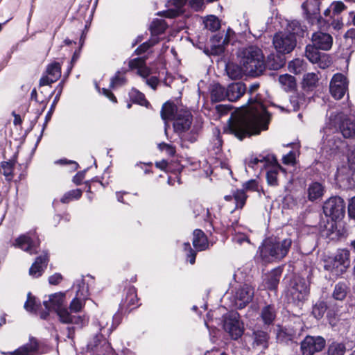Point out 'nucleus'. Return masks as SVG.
<instances>
[{"instance_id": "6ab92c4d", "label": "nucleus", "mask_w": 355, "mask_h": 355, "mask_svg": "<svg viewBox=\"0 0 355 355\" xmlns=\"http://www.w3.org/2000/svg\"><path fill=\"white\" fill-rule=\"evenodd\" d=\"M61 76V65L59 62L49 64L46 69V73L40 80V86L51 85L56 82Z\"/></svg>"}, {"instance_id": "79ce46f5", "label": "nucleus", "mask_w": 355, "mask_h": 355, "mask_svg": "<svg viewBox=\"0 0 355 355\" xmlns=\"http://www.w3.org/2000/svg\"><path fill=\"white\" fill-rule=\"evenodd\" d=\"M228 43V39L227 37H223L215 36L213 38V45L212 50L214 51V53L219 54L224 51V46Z\"/></svg>"}, {"instance_id": "aec40b11", "label": "nucleus", "mask_w": 355, "mask_h": 355, "mask_svg": "<svg viewBox=\"0 0 355 355\" xmlns=\"http://www.w3.org/2000/svg\"><path fill=\"white\" fill-rule=\"evenodd\" d=\"M312 43L320 50L328 51L333 44V38L329 33L318 31L311 37Z\"/></svg>"}, {"instance_id": "338daca9", "label": "nucleus", "mask_w": 355, "mask_h": 355, "mask_svg": "<svg viewBox=\"0 0 355 355\" xmlns=\"http://www.w3.org/2000/svg\"><path fill=\"white\" fill-rule=\"evenodd\" d=\"M333 10V15H338L346 8L345 5L342 1H335L331 4Z\"/></svg>"}, {"instance_id": "4be33fe9", "label": "nucleus", "mask_w": 355, "mask_h": 355, "mask_svg": "<svg viewBox=\"0 0 355 355\" xmlns=\"http://www.w3.org/2000/svg\"><path fill=\"white\" fill-rule=\"evenodd\" d=\"M344 146L343 141L338 137V133L328 135L324 139L322 148L326 152L334 153Z\"/></svg>"}, {"instance_id": "ddd939ff", "label": "nucleus", "mask_w": 355, "mask_h": 355, "mask_svg": "<svg viewBox=\"0 0 355 355\" xmlns=\"http://www.w3.org/2000/svg\"><path fill=\"white\" fill-rule=\"evenodd\" d=\"M326 341L322 336H306L300 343L302 355H313L322 351L325 347Z\"/></svg>"}, {"instance_id": "cd10ccee", "label": "nucleus", "mask_w": 355, "mask_h": 355, "mask_svg": "<svg viewBox=\"0 0 355 355\" xmlns=\"http://www.w3.org/2000/svg\"><path fill=\"white\" fill-rule=\"evenodd\" d=\"M260 317L265 326L272 324L276 318V310L274 305L264 306L260 312Z\"/></svg>"}, {"instance_id": "c9c22d12", "label": "nucleus", "mask_w": 355, "mask_h": 355, "mask_svg": "<svg viewBox=\"0 0 355 355\" xmlns=\"http://www.w3.org/2000/svg\"><path fill=\"white\" fill-rule=\"evenodd\" d=\"M232 198H234L236 203V208L241 209L245 204V201L247 199V195L243 190L237 189L234 191L232 196H226L225 199L226 200H230Z\"/></svg>"}, {"instance_id": "39448f33", "label": "nucleus", "mask_w": 355, "mask_h": 355, "mask_svg": "<svg viewBox=\"0 0 355 355\" xmlns=\"http://www.w3.org/2000/svg\"><path fill=\"white\" fill-rule=\"evenodd\" d=\"M240 64L243 66L245 74L250 76H259L266 68L264 55L261 49L250 46L243 49L239 55Z\"/></svg>"}, {"instance_id": "393cba45", "label": "nucleus", "mask_w": 355, "mask_h": 355, "mask_svg": "<svg viewBox=\"0 0 355 355\" xmlns=\"http://www.w3.org/2000/svg\"><path fill=\"white\" fill-rule=\"evenodd\" d=\"M354 175H355V173L352 172L347 164V166H342L338 168L336 179L339 183L346 182V187H349L352 184V176Z\"/></svg>"}, {"instance_id": "e433bc0d", "label": "nucleus", "mask_w": 355, "mask_h": 355, "mask_svg": "<svg viewBox=\"0 0 355 355\" xmlns=\"http://www.w3.org/2000/svg\"><path fill=\"white\" fill-rule=\"evenodd\" d=\"M167 28V24L164 19H156L153 21L150 25V31L152 37H157V36L163 33Z\"/></svg>"}, {"instance_id": "3c124183", "label": "nucleus", "mask_w": 355, "mask_h": 355, "mask_svg": "<svg viewBox=\"0 0 355 355\" xmlns=\"http://www.w3.org/2000/svg\"><path fill=\"white\" fill-rule=\"evenodd\" d=\"M39 306H40V302H37L35 297H33L31 293H28L27 295V300L24 304L25 309L30 312H35Z\"/></svg>"}, {"instance_id": "69168bd1", "label": "nucleus", "mask_w": 355, "mask_h": 355, "mask_svg": "<svg viewBox=\"0 0 355 355\" xmlns=\"http://www.w3.org/2000/svg\"><path fill=\"white\" fill-rule=\"evenodd\" d=\"M259 184L256 180H250L243 184V191H258Z\"/></svg>"}, {"instance_id": "f03ea898", "label": "nucleus", "mask_w": 355, "mask_h": 355, "mask_svg": "<svg viewBox=\"0 0 355 355\" xmlns=\"http://www.w3.org/2000/svg\"><path fill=\"white\" fill-rule=\"evenodd\" d=\"M161 116L164 121H173L174 131L179 135L182 148H188L187 142L193 143L197 140L201 125L193 123V116L189 110H178L175 104L167 102L162 106Z\"/></svg>"}, {"instance_id": "ea45409f", "label": "nucleus", "mask_w": 355, "mask_h": 355, "mask_svg": "<svg viewBox=\"0 0 355 355\" xmlns=\"http://www.w3.org/2000/svg\"><path fill=\"white\" fill-rule=\"evenodd\" d=\"M319 80V78L315 73H308L304 76L303 87L308 89H312L315 87Z\"/></svg>"}, {"instance_id": "1a4fd4ad", "label": "nucleus", "mask_w": 355, "mask_h": 355, "mask_svg": "<svg viewBox=\"0 0 355 355\" xmlns=\"http://www.w3.org/2000/svg\"><path fill=\"white\" fill-rule=\"evenodd\" d=\"M74 286L76 287L75 297L71 301L68 308L71 315H76L80 312L85 305V302L89 296V289L83 279H78Z\"/></svg>"}, {"instance_id": "de8ad7c7", "label": "nucleus", "mask_w": 355, "mask_h": 355, "mask_svg": "<svg viewBox=\"0 0 355 355\" xmlns=\"http://www.w3.org/2000/svg\"><path fill=\"white\" fill-rule=\"evenodd\" d=\"M288 69L291 73H301L304 69V62L301 59H295L289 62Z\"/></svg>"}, {"instance_id": "a19ab883", "label": "nucleus", "mask_w": 355, "mask_h": 355, "mask_svg": "<svg viewBox=\"0 0 355 355\" xmlns=\"http://www.w3.org/2000/svg\"><path fill=\"white\" fill-rule=\"evenodd\" d=\"M36 350V347H33L31 344L24 345L13 352H3L5 355H32Z\"/></svg>"}, {"instance_id": "680f3d73", "label": "nucleus", "mask_w": 355, "mask_h": 355, "mask_svg": "<svg viewBox=\"0 0 355 355\" xmlns=\"http://www.w3.org/2000/svg\"><path fill=\"white\" fill-rule=\"evenodd\" d=\"M158 148L162 151H165L170 156H173L175 154V147L164 142L159 144Z\"/></svg>"}, {"instance_id": "4d7b16f0", "label": "nucleus", "mask_w": 355, "mask_h": 355, "mask_svg": "<svg viewBox=\"0 0 355 355\" xmlns=\"http://www.w3.org/2000/svg\"><path fill=\"white\" fill-rule=\"evenodd\" d=\"M325 311V305L324 303L320 302L313 306L312 313L316 319L319 320L322 318Z\"/></svg>"}, {"instance_id": "5701e85b", "label": "nucleus", "mask_w": 355, "mask_h": 355, "mask_svg": "<svg viewBox=\"0 0 355 355\" xmlns=\"http://www.w3.org/2000/svg\"><path fill=\"white\" fill-rule=\"evenodd\" d=\"M245 90V85L241 82L230 84L226 89L227 99L230 101H236L244 94Z\"/></svg>"}, {"instance_id": "2f4dec72", "label": "nucleus", "mask_w": 355, "mask_h": 355, "mask_svg": "<svg viewBox=\"0 0 355 355\" xmlns=\"http://www.w3.org/2000/svg\"><path fill=\"white\" fill-rule=\"evenodd\" d=\"M279 83L286 92H291L296 87L295 78L290 74L286 73L279 76Z\"/></svg>"}, {"instance_id": "c03bdc74", "label": "nucleus", "mask_w": 355, "mask_h": 355, "mask_svg": "<svg viewBox=\"0 0 355 355\" xmlns=\"http://www.w3.org/2000/svg\"><path fill=\"white\" fill-rule=\"evenodd\" d=\"M126 83L125 72L118 71L111 78L110 87L112 89L123 86Z\"/></svg>"}, {"instance_id": "8fccbe9b", "label": "nucleus", "mask_w": 355, "mask_h": 355, "mask_svg": "<svg viewBox=\"0 0 355 355\" xmlns=\"http://www.w3.org/2000/svg\"><path fill=\"white\" fill-rule=\"evenodd\" d=\"M266 67L270 69L277 70L284 65V61L279 57L270 55L268 57Z\"/></svg>"}, {"instance_id": "473e14b6", "label": "nucleus", "mask_w": 355, "mask_h": 355, "mask_svg": "<svg viewBox=\"0 0 355 355\" xmlns=\"http://www.w3.org/2000/svg\"><path fill=\"white\" fill-rule=\"evenodd\" d=\"M210 92L212 101L219 102L227 98L226 89L219 84L213 85Z\"/></svg>"}, {"instance_id": "2eb2a0df", "label": "nucleus", "mask_w": 355, "mask_h": 355, "mask_svg": "<svg viewBox=\"0 0 355 355\" xmlns=\"http://www.w3.org/2000/svg\"><path fill=\"white\" fill-rule=\"evenodd\" d=\"M223 328L232 339L236 340L243 333V327L239 319L237 313H231L225 318Z\"/></svg>"}, {"instance_id": "423d86ee", "label": "nucleus", "mask_w": 355, "mask_h": 355, "mask_svg": "<svg viewBox=\"0 0 355 355\" xmlns=\"http://www.w3.org/2000/svg\"><path fill=\"white\" fill-rule=\"evenodd\" d=\"M309 293V282L300 276H294L286 288V297L288 303L300 306L308 300Z\"/></svg>"}, {"instance_id": "58836bf2", "label": "nucleus", "mask_w": 355, "mask_h": 355, "mask_svg": "<svg viewBox=\"0 0 355 355\" xmlns=\"http://www.w3.org/2000/svg\"><path fill=\"white\" fill-rule=\"evenodd\" d=\"M110 320L111 315L103 314L98 320V326L99 327V330L106 333L108 335H110L115 328L113 324H112L111 326L107 328Z\"/></svg>"}, {"instance_id": "052dcab7", "label": "nucleus", "mask_w": 355, "mask_h": 355, "mask_svg": "<svg viewBox=\"0 0 355 355\" xmlns=\"http://www.w3.org/2000/svg\"><path fill=\"white\" fill-rule=\"evenodd\" d=\"M213 134L214 138L212 142L214 148L219 150L223 144V140L220 137L219 130L217 128H214L213 130Z\"/></svg>"}, {"instance_id": "4468645a", "label": "nucleus", "mask_w": 355, "mask_h": 355, "mask_svg": "<svg viewBox=\"0 0 355 355\" xmlns=\"http://www.w3.org/2000/svg\"><path fill=\"white\" fill-rule=\"evenodd\" d=\"M349 82L342 73L334 74L330 81L329 91L331 95L337 100L341 99L348 92Z\"/></svg>"}, {"instance_id": "6e6552de", "label": "nucleus", "mask_w": 355, "mask_h": 355, "mask_svg": "<svg viewBox=\"0 0 355 355\" xmlns=\"http://www.w3.org/2000/svg\"><path fill=\"white\" fill-rule=\"evenodd\" d=\"M193 245L195 250H193L189 242L184 243V248L187 252V257L191 264H194L196 261V251H203L208 248L209 243L205 233L198 229L193 231Z\"/></svg>"}, {"instance_id": "864d4df0", "label": "nucleus", "mask_w": 355, "mask_h": 355, "mask_svg": "<svg viewBox=\"0 0 355 355\" xmlns=\"http://www.w3.org/2000/svg\"><path fill=\"white\" fill-rule=\"evenodd\" d=\"M158 42V37H151L148 41L143 43L135 50L136 54L141 55V53L146 52L149 48L156 44Z\"/></svg>"}, {"instance_id": "37998d69", "label": "nucleus", "mask_w": 355, "mask_h": 355, "mask_svg": "<svg viewBox=\"0 0 355 355\" xmlns=\"http://www.w3.org/2000/svg\"><path fill=\"white\" fill-rule=\"evenodd\" d=\"M125 302L127 306L133 309L138 302L137 290L134 286H130L126 292Z\"/></svg>"}, {"instance_id": "774afa93", "label": "nucleus", "mask_w": 355, "mask_h": 355, "mask_svg": "<svg viewBox=\"0 0 355 355\" xmlns=\"http://www.w3.org/2000/svg\"><path fill=\"white\" fill-rule=\"evenodd\" d=\"M189 4L193 10L199 11L205 7V0H189Z\"/></svg>"}, {"instance_id": "f257e3e1", "label": "nucleus", "mask_w": 355, "mask_h": 355, "mask_svg": "<svg viewBox=\"0 0 355 355\" xmlns=\"http://www.w3.org/2000/svg\"><path fill=\"white\" fill-rule=\"evenodd\" d=\"M248 103V107L232 115L229 121L230 132L239 139L266 130L270 121V115L260 101L250 98Z\"/></svg>"}, {"instance_id": "e2e57ef3", "label": "nucleus", "mask_w": 355, "mask_h": 355, "mask_svg": "<svg viewBox=\"0 0 355 355\" xmlns=\"http://www.w3.org/2000/svg\"><path fill=\"white\" fill-rule=\"evenodd\" d=\"M314 64H317L321 69H326L330 65L331 60L328 55L323 53L320 58V60Z\"/></svg>"}, {"instance_id": "f3484780", "label": "nucleus", "mask_w": 355, "mask_h": 355, "mask_svg": "<svg viewBox=\"0 0 355 355\" xmlns=\"http://www.w3.org/2000/svg\"><path fill=\"white\" fill-rule=\"evenodd\" d=\"M273 159V157L270 155H251L245 159V164L247 167L252 168L255 173H260L272 163Z\"/></svg>"}, {"instance_id": "7ed1b4c3", "label": "nucleus", "mask_w": 355, "mask_h": 355, "mask_svg": "<svg viewBox=\"0 0 355 355\" xmlns=\"http://www.w3.org/2000/svg\"><path fill=\"white\" fill-rule=\"evenodd\" d=\"M46 309L54 310L59 321L62 324H73L77 328L82 329L89 322V317L86 315H71L65 303V293H56L49 295V300L43 302Z\"/></svg>"}, {"instance_id": "13d9d810", "label": "nucleus", "mask_w": 355, "mask_h": 355, "mask_svg": "<svg viewBox=\"0 0 355 355\" xmlns=\"http://www.w3.org/2000/svg\"><path fill=\"white\" fill-rule=\"evenodd\" d=\"M277 169H271L267 171L266 179L268 184L270 186H277L278 184L277 181Z\"/></svg>"}, {"instance_id": "bf43d9fd", "label": "nucleus", "mask_w": 355, "mask_h": 355, "mask_svg": "<svg viewBox=\"0 0 355 355\" xmlns=\"http://www.w3.org/2000/svg\"><path fill=\"white\" fill-rule=\"evenodd\" d=\"M347 164L352 172L355 173V146H350L348 149Z\"/></svg>"}, {"instance_id": "b1692460", "label": "nucleus", "mask_w": 355, "mask_h": 355, "mask_svg": "<svg viewBox=\"0 0 355 355\" xmlns=\"http://www.w3.org/2000/svg\"><path fill=\"white\" fill-rule=\"evenodd\" d=\"M129 67L132 69H137V74L144 79H146L151 73V70L146 66L145 60L142 58L130 60Z\"/></svg>"}, {"instance_id": "a18cd8bd", "label": "nucleus", "mask_w": 355, "mask_h": 355, "mask_svg": "<svg viewBox=\"0 0 355 355\" xmlns=\"http://www.w3.org/2000/svg\"><path fill=\"white\" fill-rule=\"evenodd\" d=\"M346 347L343 343H332L327 349V355H345Z\"/></svg>"}, {"instance_id": "49530a36", "label": "nucleus", "mask_w": 355, "mask_h": 355, "mask_svg": "<svg viewBox=\"0 0 355 355\" xmlns=\"http://www.w3.org/2000/svg\"><path fill=\"white\" fill-rule=\"evenodd\" d=\"M62 89H63V82H61L58 85V86L56 87V88L55 89V91H57L58 93L52 103L50 110L48 112V113L46 116L44 125L48 123L49 120H50V119L51 117L52 112H53L54 108L55 107V105L60 99V96L62 94Z\"/></svg>"}, {"instance_id": "c756f323", "label": "nucleus", "mask_w": 355, "mask_h": 355, "mask_svg": "<svg viewBox=\"0 0 355 355\" xmlns=\"http://www.w3.org/2000/svg\"><path fill=\"white\" fill-rule=\"evenodd\" d=\"M340 130L345 138H352L355 137V120L346 119L343 120L340 125Z\"/></svg>"}, {"instance_id": "9b49d317", "label": "nucleus", "mask_w": 355, "mask_h": 355, "mask_svg": "<svg viewBox=\"0 0 355 355\" xmlns=\"http://www.w3.org/2000/svg\"><path fill=\"white\" fill-rule=\"evenodd\" d=\"M323 211L334 220L340 219L345 216V203L339 196L331 197L324 202Z\"/></svg>"}, {"instance_id": "bb28decb", "label": "nucleus", "mask_w": 355, "mask_h": 355, "mask_svg": "<svg viewBox=\"0 0 355 355\" xmlns=\"http://www.w3.org/2000/svg\"><path fill=\"white\" fill-rule=\"evenodd\" d=\"M282 271L279 268L272 270L266 275L264 282L265 286L269 290H275L279 284Z\"/></svg>"}, {"instance_id": "9d476101", "label": "nucleus", "mask_w": 355, "mask_h": 355, "mask_svg": "<svg viewBox=\"0 0 355 355\" xmlns=\"http://www.w3.org/2000/svg\"><path fill=\"white\" fill-rule=\"evenodd\" d=\"M40 240L36 235V232L35 231H29L18 236L15 240L12 245L21 249L30 254H33L37 252Z\"/></svg>"}, {"instance_id": "603ef678", "label": "nucleus", "mask_w": 355, "mask_h": 355, "mask_svg": "<svg viewBox=\"0 0 355 355\" xmlns=\"http://www.w3.org/2000/svg\"><path fill=\"white\" fill-rule=\"evenodd\" d=\"M81 196L82 191L79 189H76L64 193L60 200L62 203H68L71 200L79 199Z\"/></svg>"}, {"instance_id": "09e8293b", "label": "nucleus", "mask_w": 355, "mask_h": 355, "mask_svg": "<svg viewBox=\"0 0 355 355\" xmlns=\"http://www.w3.org/2000/svg\"><path fill=\"white\" fill-rule=\"evenodd\" d=\"M205 26L211 31H216L220 27L219 19L213 15L209 16L205 21Z\"/></svg>"}, {"instance_id": "0eeeda50", "label": "nucleus", "mask_w": 355, "mask_h": 355, "mask_svg": "<svg viewBox=\"0 0 355 355\" xmlns=\"http://www.w3.org/2000/svg\"><path fill=\"white\" fill-rule=\"evenodd\" d=\"M350 265L349 251L346 249L338 250L334 257L326 261L324 268L330 271L333 275L339 276L343 274Z\"/></svg>"}, {"instance_id": "c85d7f7f", "label": "nucleus", "mask_w": 355, "mask_h": 355, "mask_svg": "<svg viewBox=\"0 0 355 355\" xmlns=\"http://www.w3.org/2000/svg\"><path fill=\"white\" fill-rule=\"evenodd\" d=\"M324 192L323 185L318 182L311 183L307 189L308 198L311 201H314L321 198Z\"/></svg>"}, {"instance_id": "6e6d98bb", "label": "nucleus", "mask_w": 355, "mask_h": 355, "mask_svg": "<svg viewBox=\"0 0 355 355\" xmlns=\"http://www.w3.org/2000/svg\"><path fill=\"white\" fill-rule=\"evenodd\" d=\"M347 295L346 286L343 284H338L336 285L333 297L337 300H343Z\"/></svg>"}, {"instance_id": "412c9836", "label": "nucleus", "mask_w": 355, "mask_h": 355, "mask_svg": "<svg viewBox=\"0 0 355 355\" xmlns=\"http://www.w3.org/2000/svg\"><path fill=\"white\" fill-rule=\"evenodd\" d=\"M48 261L46 254L37 257L29 269V275L35 278L40 277L46 268Z\"/></svg>"}, {"instance_id": "dca6fc26", "label": "nucleus", "mask_w": 355, "mask_h": 355, "mask_svg": "<svg viewBox=\"0 0 355 355\" xmlns=\"http://www.w3.org/2000/svg\"><path fill=\"white\" fill-rule=\"evenodd\" d=\"M254 288L248 284L240 286L236 289L234 295V306L241 309L246 306L254 297Z\"/></svg>"}, {"instance_id": "4c0bfd02", "label": "nucleus", "mask_w": 355, "mask_h": 355, "mask_svg": "<svg viewBox=\"0 0 355 355\" xmlns=\"http://www.w3.org/2000/svg\"><path fill=\"white\" fill-rule=\"evenodd\" d=\"M319 48L313 44H308L306 46L305 55L307 59L312 63H315L320 60V58L323 54L318 51Z\"/></svg>"}, {"instance_id": "0e129e2a", "label": "nucleus", "mask_w": 355, "mask_h": 355, "mask_svg": "<svg viewBox=\"0 0 355 355\" xmlns=\"http://www.w3.org/2000/svg\"><path fill=\"white\" fill-rule=\"evenodd\" d=\"M232 241L240 245L244 243H250L248 237L245 234L241 233L235 234L232 237Z\"/></svg>"}, {"instance_id": "f704fd0d", "label": "nucleus", "mask_w": 355, "mask_h": 355, "mask_svg": "<svg viewBox=\"0 0 355 355\" xmlns=\"http://www.w3.org/2000/svg\"><path fill=\"white\" fill-rule=\"evenodd\" d=\"M15 166V162L9 160L2 162L0 164V173H1L7 181L10 182L14 177L13 170Z\"/></svg>"}, {"instance_id": "a878e982", "label": "nucleus", "mask_w": 355, "mask_h": 355, "mask_svg": "<svg viewBox=\"0 0 355 355\" xmlns=\"http://www.w3.org/2000/svg\"><path fill=\"white\" fill-rule=\"evenodd\" d=\"M268 334L262 330H257L253 332V347L260 349H266L268 347Z\"/></svg>"}, {"instance_id": "20e7f679", "label": "nucleus", "mask_w": 355, "mask_h": 355, "mask_svg": "<svg viewBox=\"0 0 355 355\" xmlns=\"http://www.w3.org/2000/svg\"><path fill=\"white\" fill-rule=\"evenodd\" d=\"M293 241L289 236L272 235L259 247L260 257L265 262L279 261L288 254Z\"/></svg>"}, {"instance_id": "72a5a7b5", "label": "nucleus", "mask_w": 355, "mask_h": 355, "mask_svg": "<svg viewBox=\"0 0 355 355\" xmlns=\"http://www.w3.org/2000/svg\"><path fill=\"white\" fill-rule=\"evenodd\" d=\"M290 103L293 111H297L300 109L306 107L307 101L304 94H294L290 97Z\"/></svg>"}, {"instance_id": "5fc2aeb1", "label": "nucleus", "mask_w": 355, "mask_h": 355, "mask_svg": "<svg viewBox=\"0 0 355 355\" xmlns=\"http://www.w3.org/2000/svg\"><path fill=\"white\" fill-rule=\"evenodd\" d=\"M193 213L195 217L202 215V217H205V220L209 219V211L208 209L205 210L202 205L198 202H195L192 205Z\"/></svg>"}, {"instance_id": "7c9ffc66", "label": "nucleus", "mask_w": 355, "mask_h": 355, "mask_svg": "<svg viewBox=\"0 0 355 355\" xmlns=\"http://www.w3.org/2000/svg\"><path fill=\"white\" fill-rule=\"evenodd\" d=\"M225 70L227 76L233 80L240 79L245 74L243 66H239L233 62H229L226 64Z\"/></svg>"}, {"instance_id": "f8f14e48", "label": "nucleus", "mask_w": 355, "mask_h": 355, "mask_svg": "<svg viewBox=\"0 0 355 355\" xmlns=\"http://www.w3.org/2000/svg\"><path fill=\"white\" fill-rule=\"evenodd\" d=\"M273 45L275 49L281 53L291 52L296 46V39L294 33H278L273 37Z\"/></svg>"}, {"instance_id": "a211bd4d", "label": "nucleus", "mask_w": 355, "mask_h": 355, "mask_svg": "<svg viewBox=\"0 0 355 355\" xmlns=\"http://www.w3.org/2000/svg\"><path fill=\"white\" fill-rule=\"evenodd\" d=\"M89 350L97 355L109 354L112 351L110 344L103 337L102 334H96L87 344Z\"/></svg>"}]
</instances>
